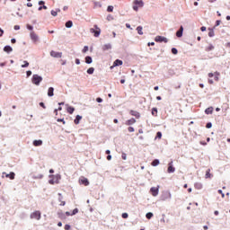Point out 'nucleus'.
Returning <instances> with one entry per match:
<instances>
[{
	"label": "nucleus",
	"mask_w": 230,
	"mask_h": 230,
	"mask_svg": "<svg viewBox=\"0 0 230 230\" xmlns=\"http://www.w3.org/2000/svg\"><path fill=\"white\" fill-rule=\"evenodd\" d=\"M54 91L55 89L53 87H49V90H48V96L51 97V96H54Z\"/></svg>",
	"instance_id": "17"
},
{
	"label": "nucleus",
	"mask_w": 230,
	"mask_h": 230,
	"mask_svg": "<svg viewBox=\"0 0 230 230\" xmlns=\"http://www.w3.org/2000/svg\"><path fill=\"white\" fill-rule=\"evenodd\" d=\"M208 37H215V31L213 30H210L208 32Z\"/></svg>",
	"instance_id": "37"
},
{
	"label": "nucleus",
	"mask_w": 230,
	"mask_h": 230,
	"mask_svg": "<svg viewBox=\"0 0 230 230\" xmlns=\"http://www.w3.org/2000/svg\"><path fill=\"white\" fill-rule=\"evenodd\" d=\"M4 34V31H3V29L0 28V37H3Z\"/></svg>",
	"instance_id": "50"
},
{
	"label": "nucleus",
	"mask_w": 230,
	"mask_h": 230,
	"mask_svg": "<svg viewBox=\"0 0 230 230\" xmlns=\"http://www.w3.org/2000/svg\"><path fill=\"white\" fill-rule=\"evenodd\" d=\"M79 184H84V186H89V180L85 177H82L79 180Z\"/></svg>",
	"instance_id": "9"
},
{
	"label": "nucleus",
	"mask_w": 230,
	"mask_h": 230,
	"mask_svg": "<svg viewBox=\"0 0 230 230\" xmlns=\"http://www.w3.org/2000/svg\"><path fill=\"white\" fill-rule=\"evenodd\" d=\"M113 11H114V6L112 5L108 6L107 12H113Z\"/></svg>",
	"instance_id": "36"
},
{
	"label": "nucleus",
	"mask_w": 230,
	"mask_h": 230,
	"mask_svg": "<svg viewBox=\"0 0 230 230\" xmlns=\"http://www.w3.org/2000/svg\"><path fill=\"white\" fill-rule=\"evenodd\" d=\"M137 31L138 35H143V27L142 26H138L137 28Z\"/></svg>",
	"instance_id": "26"
},
{
	"label": "nucleus",
	"mask_w": 230,
	"mask_h": 230,
	"mask_svg": "<svg viewBox=\"0 0 230 230\" xmlns=\"http://www.w3.org/2000/svg\"><path fill=\"white\" fill-rule=\"evenodd\" d=\"M194 188H195L196 190H202L203 186H202V184H201L200 182H196V183L194 184Z\"/></svg>",
	"instance_id": "20"
},
{
	"label": "nucleus",
	"mask_w": 230,
	"mask_h": 230,
	"mask_svg": "<svg viewBox=\"0 0 230 230\" xmlns=\"http://www.w3.org/2000/svg\"><path fill=\"white\" fill-rule=\"evenodd\" d=\"M182 31H184V27L181 26L179 31L176 32V37L178 38L182 37Z\"/></svg>",
	"instance_id": "13"
},
{
	"label": "nucleus",
	"mask_w": 230,
	"mask_h": 230,
	"mask_svg": "<svg viewBox=\"0 0 230 230\" xmlns=\"http://www.w3.org/2000/svg\"><path fill=\"white\" fill-rule=\"evenodd\" d=\"M5 177L11 179V181H13V179H15V172H10L9 174H5Z\"/></svg>",
	"instance_id": "18"
},
{
	"label": "nucleus",
	"mask_w": 230,
	"mask_h": 230,
	"mask_svg": "<svg viewBox=\"0 0 230 230\" xmlns=\"http://www.w3.org/2000/svg\"><path fill=\"white\" fill-rule=\"evenodd\" d=\"M150 193L153 195V197H157V195H159V186L152 187L150 189Z\"/></svg>",
	"instance_id": "5"
},
{
	"label": "nucleus",
	"mask_w": 230,
	"mask_h": 230,
	"mask_svg": "<svg viewBox=\"0 0 230 230\" xmlns=\"http://www.w3.org/2000/svg\"><path fill=\"white\" fill-rule=\"evenodd\" d=\"M45 4L44 1H40V2H39V4H40V5H42V4Z\"/></svg>",
	"instance_id": "64"
},
{
	"label": "nucleus",
	"mask_w": 230,
	"mask_h": 230,
	"mask_svg": "<svg viewBox=\"0 0 230 230\" xmlns=\"http://www.w3.org/2000/svg\"><path fill=\"white\" fill-rule=\"evenodd\" d=\"M87 51H89V47L84 46L83 49V53H87Z\"/></svg>",
	"instance_id": "39"
},
{
	"label": "nucleus",
	"mask_w": 230,
	"mask_h": 230,
	"mask_svg": "<svg viewBox=\"0 0 230 230\" xmlns=\"http://www.w3.org/2000/svg\"><path fill=\"white\" fill-rule=\"evenodd\" d=\"M66 112H68V114H73V112H75V108L73 106L67 107Z\"/></svg>",
	"instance_id": "21"
},
{
	"label": "nucleus",
	"mask_w": 230,
	"mask_h": 230,
	"mask_svg": "<svg viewBox=\"0 0 230 230\" xmlns=\"http://www.w3.org/2000/svg\"><path fill=\"white\" fill-rule=\"evenodd\" d=\"M75 64H76L77 66H80V59L76 58V59H75Z\"/></svg>",
	"instance_id": "56"
},
{
	"label": "nucleus",
	"mask_w": 230,
	"mask_h": 230,
	"mask_svg": "<svg viewBox=\"0 0 230 230\" xmlns=\"http://www.w3.org/2000/svg\"><path fill=\"white\" fill-rule=\"evenodd\" d=\"M152 166H158V164H159V160H157V159H155L153 162H152Z\"/></svg>",
	"instance_id": "30"
},
{
	"label": "nucleus",
	"mask_w": 230,
	"mask_h": 230,
	"mask_svg": "<svg viewBox=\"0 0 230 230\" xmlns=\"http://www.w3.org/2000/svg\"><path fill=\"white\" fill-rule=\"evenodd\" d=\"M27 6H28L29 8H31V6H33V4H32V3H28V4H27Z\"/></svg>",
	"instance_id": "58"
},
{
	"label": "nucleus",
	"mask_w": 230,
	"mask_h": 230,
	"mask_svg": "<svg viewBox=\"0 0 230 230\" xmlns=\"http://www.w3.org/2000/svg\"><path fill=\"white\" fill-rule=\"evenodd\" d=\"M4 51H5V53H12V51H13V49H12V47L10 46H5L4 48Z\"/></svg>",
	"instance_id": "16"
},
{
	"label": "nucleus",
	"mask_w": 230,
	"mask_h": 230,
	"mask_svg": "<svg viewBox=\"0 0 230 230\" xmlns=\"http://www.w3.org/2000/svg\"><path fill=\"white\" fill-rule=\"evenodd\" d=\"M95 28L94 29H90V32L93 33L94 37H100V33H102V30L98 27V25H94L93 26Z\"/></svg>",
	"instance_id": "3"
},
{
	"label": "nucleus",
	"mask_w": 230,
	"mask_h": 230,
	"mask_svg": "<svg viewBox=\"0 0 230 230\" xmlns=\"http://www.w3.org/2000/svg\"><path fill=\"white\" fill-rule=\"evenodd\" d=\"M27 30H30L31 31L33 30V26L27 24Z\"/></svg>",
	"instance_id": "47"
},
{
	"label": "nucleus",
	"mask_w": 230,
	"mask_h": 230,
	"mask_svg": "<svg viewBox=\"0 0 230 230\" xmlns=\"http://www.w3.org/2000/svg\"><path fill=\"white\" fill-rule=\"evenodd\" d=\"M175 172V167H173V162L168 164L167 172L173 173Z\"/></svg>",
	"instance_id": "8"
},
{
	"label": "nucleus",
	"mask_w": 230,
	"mask_h": 230,
	"mask_svg": "<svg viewBox=\"0 0 230 230\" xmlns=\"http://www.w3.org/2000/svg\"><path fill=\"white\" fill-rule=\"evenodd\" d=\"M73 27V22L72 21H68L66 22V28H72Z\"/></svg>",
	"instance_id": "28"
},
{
	"label": "nucleus",
	"mask_w": 230,
	"mask_h": 230,
	"mask_svg": "<svg viewBox=\"0 0 230 230\" xmlns=\"http://www.w3.org/2000/svg\"><path fill=\"white\" fill-rule=\"evenodd\" d=\"M81 119H82V116L77 115V116L75 117V120H74V123H75V125H78V124L80 123V120H81Z\"/></svg>",
	"instance_id": "19"
},
{
	"label": "nucleus",
	"mask_w": 230,
	"mask_h": 230,
	"mask_svg": "<svg viewBox=\"0 0 230 230\" xmlns=\"http://www.w3.org/2000/svg\"><path fill=\"white\" fill-rule=\"evenodd\" d=\"M58 111H62V107H58V110H55L54 112H56V114H58Z\"/></svg>",
	"instance_id": "52"
},
{
	"label": "nucleus",
	"mask_w": 230,
	"mask_h": 230,
	"mask_svg": "<svg viewBox=\"0 0 230 230\" xmlns=\"http://www.w3.org/2000/svg\"><path fill=\"white\" fill-rule=\"evenodd\" d=\"M31 39L34 42H39V36L35 33V31L31 32Z\"/></svg>",
	"instance_id": "12"
},
{
	"label": "nucleus",
	"mask_w": 230,
	"mask_h": 230,
	"mask_svg": "<svg viewBox=\"0 0 230 230\" xmlns=\"http://www.w3.org/2000/svg\"><path fill=\"white\" fill-rule=\"evenodd\" d=\"M58 12H60V9H57V11H51V15H53V17H57V15L58 14Z\"/></svg>",
	"instance_id": "29"
},
{
	"label": "nucleus",
	"mask_w": 230,
	"mask_h": 230,
	"mask_svg": "<svg viewBox=\"0 0 230 230\" xmlns=\"http://www.w3.org/2000/svg\"><path fill=\"white\" fill-rule=\"evenodd\" d=\"M155 42H164L166 44V42H168V39H166L165 37H163V36H156L155 38Z\"/></svg>",
	"instance_id": "6"
},
{
	"label": "nucleus",
	"mask_w": 230,
	"mask_h": 230,
	"mask_svg": "<svg viewBox=\"0 0 230 230\" xmlns=\"http://www.w3.org/2000/svg\"><path fill=\"white\" fill-rule=\"evenodd\" d=\"M172 55H177V53H179V50H177V49H175V48H172Z\"/></svg>",
	"instance_id": "34"
},
{
	"label": "nucleus",
	"mask_w": 230,
	"mask_h": 230,
	"mask_svg": "<svg viewBox=\"0 0 230 230\" xmlns=\"http://www.w3.org/2000/svg\"><path fill=\"white\" fill-rule=\"evenodd\" d=\"M156 137H157L158 139H161V137H163V133H161V131H158V132L156 133Z\"/></svg>",
	"instance_id": "35"
},
{
	"label": "nucleus",
	"mask_w": 230,
	"mask_h": 230,
	"mask_svg": "<svg viewBox=\"0 0 230 230\" xmlns=\"http://www.w3.org/2000/svg\"><path fill=\"white\" fill-rule=\"evenodd\" d=\"M145 6V3H143V0H134L133 1V10L135 12H137L139 8H143Z\"/></svg>",
	"instance_id": "1"
},
{
	"label": "nucleus",
	"mask_w": 230,
	"mask_h": 230,
	"mask_svg": "<svg viewBox=\"0 0 230 230\" xmlns=\"http://www.w3.org/2000/svg\"><path fill=\"white\" fill-rule=\"evenodd\" d=\"M50 57H53L54 58H62V52H57V51H50Z\"/></svg>",
	"instance_id": "7"
},
{
	"label": "nucleus",
	"mask_w": 230,
	"mask_h": 230,
	"mask_svg": "<svg viewBox=\"0 0 230 230\" xmlns=\"http://www.w3.org/2000/svg\"><path fill=\"white\" fill-rule=\"evenodd\" d=\"M42 9L43 10H48V6H46V5L40 6L38 10L40 12V10H42Z\"/></svg>",
	"instance_id": "40"
},
{
	"label": "nucleus",
	"mask_w": 230,
	"mask_h": 230,
	"mask_svg": "<svg viewBox=\"0 0 230 230\" xmlns=\"http://www.w3.org/2000/svg\"><path fill=\"white\" fill-rule=\"evenodd\" d=\"M14 30H21V26L15 25V26H14Z\"/></svg>",
	"instance_id": "60"
},
{
	"label": "nucleus",
	"mask_w": 230,
	"mask_h": 230,
	"mask_svg": "<svg viewBox=\"0 0 230 230\" xmlns=\"http://www.w3.org/2000/svg\"><path fill=\"white\" fill-rule=\"evenodd\" d=\"M85 63L86 64H93V58H91L90 56H87L85 58Z\"/></svg>",
	"instance_id": "24"
},
{
	"label": "nucleus",
	"mask_w": 230,
	"mask_h": 230,
	"mask_svg": "<svg viewBox=\"0 0 230 230\" xmlns=\"http://www.w3.org/2000/svg\"><path fill=\"white\" fill-rule=\"evenodd\" d=\"M26 75H27V76H31V70H28V71L26 72Z\"/></svg>",
	"instance_id": "51"
},
{
	"label": "nucleus",
	"mask_w": 230,
	"mask_h": 230,
	"mask_svg": "<svg viewBox=\"0 0 230 230\" xmlns=\"http://www.w3.org/2000/svg\"><path fill=\"white\" fill-rule=\"evenodd\" d=\"M111 48H112V46L111 44H106L102 47V50L107 51V50L111 49Z\"/></svg>",
	"instance_id": "23"
},
{
	"label": "nucleus",
	"mask_w": 230,
	"mask_h": 230,
	"mask_svg": "<svg viewBox=\"0 0 230 230\" xmlns=\"http://www.w3.org/2000/svg\"><path fill=\"white\" fill-rule=\"evenodd\" d=\"M121 157H122L123 161H127V154L122 153Z\"/></svg>",
	"instance_id": "43"
},
{
	"label": "nucleus",
	"mask_w": 230,
	"mask_h": 230,
	"mask_svg": "<svg viewBox=\"0 0 230 230\" xmlns=\"http://www.w3.org/2000/svg\"><path fill=\"white\" fill-rule=\"evenodd\" d=\"M96 102H97L98 103H102V102H103V99L98 97V98L96 99Z\"/></svg>",
	"instance_id": "44"
},
{
	"label": "nucleus",
	"mask_w": 230,
	"mask_h": 230,
	"mask_svg": "<svg viewBox=\"0 0 230 230\" xmlns=\"http://www.w3.org/2000/svg\"><path fill=\"white\" fill-rule=\"evenodd\" d=\"M40 106L42 107L43 109H46V105L44 104V102H40Z\"/></svg>",
	"instance_id": "53"
},
{
	"label": "nucleus",
	"mask_w": 230,
	"mask_h": 230,
	"mask_svg": "<svg viewBox=\"0 0 230 230\" xmlns=\"http://www.w3.org/2000/svg\"><path fill=\"white\" fill-rule=\"evenodd\" d=\"M134 123H136V119H134V118L126 121V125H128V126L134 125Z\"/></svg>",
	"instance_id": "15"
},
{
	"label": "nucleus",
	"mask_w": 230,
	"mask_h": 230,
	"mask_svg": "<svg viewBox=\"0 0 230 230\" xmlns=\"http://www.w3.org/2000/svg\"><path fill=\"white\" fill-rule=\"evenodd\" d=\"M107 159H108V161H111V159H112V156H111V155H109L107 156Z\"/></svg>",
	"instance_id": "63"
},
{
	"label": "nucleus",
	"mask_w": 230,
	"mask_h": 230,
	"mask_svg": "<svg viewBox=\"0 0 230 230\" xmlns=\"http://www.w3.org/2000/svg\"><path fill=\"white\" fill-rule=\"evenodd\" d=\"M152 217H154V214L152 212H149L146 215V217L147 218V220H150V218H152Z\"/></svg>",
	"instance_id": "32"
},
{
	"label": "nucleus",
	"mask_w": 230,
	"mask_h": 230,
	"mask_svg": "<svg viewBox=\"0 0 230 230\" xmlns=\"http://www.w3.org/2000/svg\"><path fill=\"white\" fill-rule=\"evenodd\" d=\"M129 114H130L131 116H134L135 118H137V119H139V118H141V114H140L138 111H134V110H131V111H129Z\"/></svg>",
	"instance_id": "11"
},
{
	"label": "nucleus",
	"mask_w": 230,
	"mask_h": 230,
	"mask_svg": "<svg viewBox=\"0 0 230 230\" xmlns=\"http://www.w3.org/2000/svg\"><path fill=\"white\" fill-rule=\"evenodd\" d=\"M200 31H206V27L202 26V27L200 28Z\"/></svg>",
	"instance_id": "62"
},
{
	"label": "nucleus",
	"mask_w": 230,
	"mask_h": 230,
	"mask_svg": "<svg viewBox=\"0 0 230 230\" xmlns=\"http://www.w3.org/2000/svg\"><path fill=\"white\" fill-rule=\"evenodd\" d=\"M31 218H34L35 220H40V218H41L40 211L36 210L33 213H31Z\"/></svg>",
	"instance_id": "4"
},
{
	"label": "nucleus",
	"mask_w": 230,
	"mask_h": 230,
	"mask_svg": "<svg viewBox=\"0 0 230 230\" xmlns=\"http://www.w3.org/2000/svg\"><path fill=\"white\" fill-rule=\"evenodd\" d=\"M33 145H42V140H34Z\"/></svg>",
	"instance_id": "33"
},
{
	"label": "nucleus",
	"mask_w": 230,
	"mask_h": 230,
	"mask_svg": "<svg viewBox=\"0 0 230 230\" xmlns=\"http://www.w3.org/2000/svg\"><path fill=\"white\" fill-rule=\"evenodd\" d=\"M152 116H155L156 118L157 116V108H153L151 111Z\"/></svg>",
	"instance_id": "27"
},
{
	"label": "nucleus",
	"mask_w": 230,
	"mask_h": 230,
	"mask_svg": "<svg viewBox=\"0 0 230 230\" xmlns=\"http://www.w3.org/2000/svg\"><path fill=\"white\" fill-rule=\"evenodd\" d=\"M213 127V124H211V122H208V123H207V125H206V128H211Z\"/></svg>",
	"instance_id": "42"
},
{
	"label": "nucleus",
	"mask_w": 230,
	"mask_h": 230,
	"mask_svg": "<svg viewBox=\"0 0 230 230\" xmlns=\"http://www.w3.org/2000/svg\"><path fill=\"white\" fill-rule=\"evenodd\" d=\"M87 73H88V75H93V73H94V67L88 68Z\"/></svg>",
	"instance_id": "31"
},
{
	"label": "nucleus",
	"mask_w": 230,
	"mask_h": 230,
	"mask_svg": "<svg viewBox=\"0 0 230 230\" xmlns=\"http://www.w3.org/2000/svg\"><path fill=\"white\" fill-rule=\"evenodd\" d=\"M11 42H12V44H15V42H17V40L15 39H12Z\"/></svg>",
	"instance_id": "61"
},
{
	"label": "nucleus",
	"mask_w": 230,
	"mask_h": 230,
	"mask_svg": "<svg viewBox=\"0 0 230 230\" xmlns=\"http://www.w3.org/2000/svg\"><path fill=\"white\" fill-rule=\"evenodd\" d=\"M218 193L220 195H222V198L224 199L226 197V195L224 194V192L222 191V190H218Z\"/></svg>",
	"instance_id": "45"
},
{
	"label": "nucleus",
	"mask_w": 230,
	"mask_h": 230,
	"mask_svg": "<svg viewBox=\"0 0 230 230\" xmlns=\"http://www.w3.org/2000/svg\"><path fill=\"white\" fill-rule=\"evenodd\" d=\"M117 66H123V61L119 59H116L113 62V66H111V69H114V67H117Z\"/></svg>",
	"instance_id": "10"
},
{
	"label": "nucleus",
	"mask_w": 230,
	"mask_h": 230,
	"mask_svg": "<svg viewBox=\"0 0 230 230\" xmlns=\"http://www.w3.org/2000/svg\"><path fill=\"white\" fill-rule=\"evenodd\" d=\"M76 213H78V208H75L71 214V217H73V215H76Z\"/></svg>",
	"instance_id": "41"
},
{
	"label": "nucleus",
	"mask_w": 230,
	"mask_h": 230,
	"mask_svg": "<svg viewBox=\"0 0 230 230\" xmlns=\"http://www.w3.org/2000/svg\"><path fill=\"white\" fill-rule=\"evenodd\" d=\"M23 65H22V67H28L30 66V63L28 61H23Z\"/></svg>",
	"instance_id": "38"
},
{
	"label": "nucleus",
	"mask_w": 230,
	"mask_h": 230,
	"mask_svg": "<svg viewBox=\"0 0 230 230\" xmlns=\"http://www.w3.org/2000/svg\"><path fill=\"white\" fill-rule=\"evenodd\" d=\"M122 218H128V213H123L122 214Z\"/></svg>",
	"instance_id": "46"
},
{
	"label": "nucleus",
	"mask_w": 230,
	"mask_h": 230,
	"mask_svg": "<svg viewBox=\"0 0 230 230\" xmlns=\"http://www.w3.org/2000/svg\"><path fill=\"white\" fill-rule=\"evenodd\" d=\"M128 132H134V128L129 127V128H128Z\"/></svg>",
	"instance_id": "54"
},
{
	"label": "nucleus",
	"mask_w": 230,
	"mask_h": 230,
	"mask_svg": "<svg viewBox=\"0 0 230 230\" xmlns=\"http://www.w3.org/2000/svg\"><path fill=\"white\" fill-rule=\"evenodd\" d=\"M213 76H215V74H213V73H209V74H208V77H209V78H213Z\"/></svg>",
	"instance_id": "57"
},
{
	"label": "nucleus",
	"mask_w": 230,
	"mask_h": 230,
	"mask_svg": "<svg viewBox=\"0 0 230 230\" xmlns=\"http://www.w3.org/2000/svg\"><path fill=\"white\" fill-rule=\"evenodd\" d=\"M31 82L32 84H34V85H40V82H42V76L39 75H33Z\"/></svg>",
	"instance_id": "2"
},
{
	"label": "nucleus",
	"mask_w": 230,
	"mask_h": 230,
	"mask_svg": "<svg viewBox=\"0 0 230 230\" xmlns=\"http://www.w3.org/2000/svg\"><path fill=\"white\" fill-rule=\"evenodd\" d=\"M215 49V46L209 44L208 47H206L205 50L206 51H213Z\"/></svg>",
	"instance_id": "25"
},
{
	"label": "nucleus",
	"mask_w": 230,
	"mask_h": 230,
	"mask_svg": "<svg viewBox=\"0 0 230 230\" xmlns=\"http://www.w3.org/2000/svg\"><path fill=\"white\" fill-rule=\"evenodd\" d=\"M216 75H217V76H215V80H216V82H218V75H220V74H218L217 72H216Z\"/></svg>",
	"instance_id": "55"
},
{
	"label": "nucleus",
	"mask_w": 230,
	"mask_h": 230,
	"mask_svg": "<svg viewBox=\"0 0 230 230\" xmlns=\"http://www.w3.org/2000/svg\"><path fill=\"white\" fill-rule=\"evenodd\" d=\"M206 114H213V107H208L205 110Z\"/></svg>",
	"instance_id": "22"
},
{
	"label": "nucleus",
	"mask_w": 230,
	"mask_h": 230,
	"mask_svg": "<svg viewBox=\"0 0 230 230\" xmlns=\"http://www.w3.org/2000/svg\"><path fill=\"white\" fill-rule=\"evenodd\" d=\"M213 177V174H211V169H208L205 174L206 179H211Z\"/></svg>",
	"instance_id": "14"
},
{
	"label": "nucleus",
	"mask_w": 230,
	"mask_h": 230,
	"mask_svg": "<svg viewBox=\"0 0 230 230\" xmlns=\"http://www.w3.org/2000/svg\"><path fill=\"white\" fill-rule=\"evenodd\" d=\"M58 122H63V124L66 125V121H64V119H58Z\"/></svg>",
	"instance_id": "48"
},
{
	"label": "nucleus",
	"mask_w": 230,
	"mask_h": 230,
	"mask_svg": "<svg viewBox=\"0 0 230 230\" xmlns=\"http://www.w3.org/2000/svg\"><path fill=\"white\" fill-rule=\"evenodd\" d=\"M69 229H71V226L66 225V226H65V230H69Z\"/></svg>",
	"instance_id": "49"
},
{
	"label": "nucleus",
	"mask_w": 230,
	"mask_h": 230,
	"mask_svg": "<svg viewBox=\"0 0 230 230\" xmlns=\"http://www.w3.org/2000/svg\"><path fill=\"white\" fill-rule=\"evenodd\" d=\"M220 20H217V22H216V26H220Z\"/></svg>",
	"instance_id": "59"
}]
</instances>
